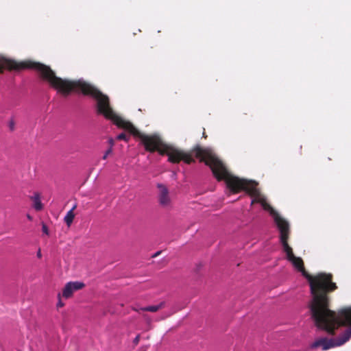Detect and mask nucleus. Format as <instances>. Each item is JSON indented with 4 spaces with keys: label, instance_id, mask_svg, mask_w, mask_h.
<instances>
[{
    "label": "nucleus",
    "instance_id": "nucleus-1",
    "mask_svg": "<svg viewBox=\"0 0 351 351\" xmlns=\"http://www.w3.org/2000/svg\"><path fill=\"white\" fill-rule=\"evenodd\" d=\"M40 77L64 96L73 90H80L84 95L91 96L97 100V110L106 119L111 120L119 128H123L129 121L117 115L110 106L109 98L98 88L84 80H69L57 77L53 71L45 64L38 65Z\"/></svg>",
    "mask_w": 351,
    "mask_h": 351
},
{
    "label": "nucleus",
    "instance_id": "nucleus-2",
    "mask_svg": "<svg viewBox=\"0 0 351 351\" xmlns=\"http://www.w3.org/2000/svg\"><path fill=\"white\" fill-rule=\"evenodd\" d=\"M290 232H282L280 235V241L283 251L285 252L287 259L292 263L293 267L307 280L310 286L312 299L309 303L311 314H316L318 308L324 306L327 302L328 295L337 289L338 287L333 282V275L330 273L319 272L315 275H311L304 268V261L300 257H296L292 247L289 245Z\"/></svg>",
    "mask_w": 351,
    "mask_h": 351
},
{
    "label": "nucleus",
    "instance_id": "nucleus-3",
    "mask_svg": "<svg viewBox=\"0 0 351 351\" xmlns=\"http://www.w3.org/2000/svg\"><path fill=\"white\" fill-rule=\"evenodd\" d=\"M197 156H201L202 160L209 166L212 172L218 181L225 180L228 188L233 193L245 191L254 199L251 204L258 203L261 194L257 188L258 183L255 181L247 180L231 175L223 162L219 160L210 149L197 148Z\"/></svg>",
    "mask_w": 351,
    "mask_h": 351
},
{
    "label": "nucleus",
    "instance_id": "nucleus-4",
    "mask_svg": "<svg viewBox=\"0 0 351 351\" xmlns=\"http://www.w3.org/2000/svg\"><path fill=\"white\" fill-rule=\"evenodd\" d=\"M123 129L128 131L134 137L138 138L147 152L151 153L158 152L160 155H167L168 160L171 163H178L183 160L187 164H191L195 162L194 155L196 158H199L200 162H204V160H202L201 156H197V148L203 149L199 145H196L191 150L185 152L166 144L156 134H146L141 132L130 121Z\"/></svg>",
    "mask_w": 351,
    "mask_h": 351
},
{
    "label": "nucleus",
    "instance_id": "nucleus-5",
    "mask_svg": "<svg viewBox=\"0 0 351 351\" xmlns=\"http://www.w3.org/2000/svg\"><path fill=\"white\" fill-rule=\"evenodd\" d=\"M311 317L315 326L326 330L329 335H334L335 330L341 326L346 328L342 332L343 337L348 335L351 338V306L341 308L336 313L330 309V297L327 298V302L324 306L318 308L316 314L312 313Z\"/></svg>",
    "mask_w": 351,
    "mask_h": 351
},
{
    "label": "nucleus",
    "instance_id": "nucleus-6",
    "mask_svg": "<svg viewBox=\"0 0 351 351\" xmlns=\"http://www.w3.org/2000/svg\"><path fill=\"white\" fill-rule=\"evenodd\" d=\"M40 64L41 63L32 61L19 62L0 56V73H3L5 69L10 71H21L25 69H34L38 71V65Z\"/></svg>",
    "mask_w": 351,
    "mask_h": 351
},
{
    "label": "nucleus",
    "instance_id": "nucleus-7",
    "mask_svg": "<svg viewBox=\"0 0 351 351\" xmlns=\"http://www.w3.org/2000/svg\"><path fill=\"white\" fill-rule=\"evenodd\" d=\"M261 204L263 209L269 211L273 216L274 222L280 232V234L282 232H290V226L289 222L282 217L266 201L265 197L261 196V199L257 200Z\"/></svg>",
    "mask_w": 351,
    "mask_h": 351
},
{
    "label": "nucleus",
    "instance_id": "nucleus-8",
    "mask_svg": "<svg viewBox=\"0 0 351 351\" xmlns=\"http://www.w3.org/2000/svg\"><path fill=\"white\" fill-rule=\"evenodd\" d=\"M348 340V335L343 337V334L341 333L339 337L335 339L321 338L317 339L312 344V348H317L322 346V350H326L331 348L342 346Z\"/></svg>",
    "mask_w": 351,
    "mask_h": 351
},
{
    "label": "nucleus",
    "instance_id": "nucleus-9",
    "mask_svg": "<svg viewBox=\"0 0 351 351\" xmlns=\"http://www.w3.org/2000/svg\"><path fill=\"white\" fill-rule=\"evenodd\" d=\"M157 188L158 189V199L160 205L164 208L169 207L171 204V199L169 189L165 184L160 183L157 184Z\"/></svg>",
    "mask_w": 351,
    "mask_h": 351
},
{
    "label": "nucleus",
    "instance_id": "nucleus-10",
    "mask_svg": "<svg viewBox=\"0 0 351 351\" xmlns=\"http://www.w3.org/2000/svg\"><path fill=\"white\" fill-rule=\"evenodd\" d=\"M84 287V283L82 282H69L65 285L62 290V296L66 299L69 298L73 295L74 291L82 289Z\"/></svg>",
    "mask_w": 351,
    "mask_h": 351
},
{
    "label": "nucleus",
    "instance_id": "nucleus-11",
    "mask_svg": "<svg viewBox=\"0 0 351 351\" xmlns=\"http://www.w3.org/2000/svg\"><path fill=\"white\" fill-rule=\"evenodd\" d=\"M165 304H166L165 302L162 301V302H160L157 305H152V306H145V307H142L139 310H136V311L139 312V311H149V312L155 313V312H157L158 311L165 308Z\"/></svg>",
    "mask_w": 351,
    "mask_h": 351
},
{
    "label": "nucleus",
    "instance_id": "nucleus-12",
    "mask_svg": "<svg viewBox=\"0 0 351 351\" xmlns=\"http://www.w3.org/2000/svg\"><path fill=\"white\" fill-rule=\"evenodd\" d=\"M75 208L76 206H74L69 211L67 212L66 215L64 217V220L69 227L71 225L74 219L75 214L73 213V210L75 209Z\"/></svg>",
    "mask_w": 351,
    "mask_h": 351
},
{
    "label": "nucleus",
    "instance_id": "nucleus-13",
    "mask_svg": "<svg viewBox=\"0 0 351 351\" xmlns=\"http://www.w3.org/2000/svg\"><path fill=\"white\" fill-rule=\"evenodd\" d=\"M34 202V208L36 210H41L43 208V204L40 199L39 194L36 193L34 197H31Z\"/></svg>",
    "mask_w": 351,
    "mask_h": 351
},
{
    "label": "nucleus",
    "instance_id": "nucleus-14",
    "mask_svg": "<svg viewBox=\"0 0 351 351\" xmlns=\"http://www.w3.org/2000/svg\"><path fill=\"white\" fill-rule=\"evenodd\" d=\"M129 137L125 133H121L117 136V139L119 141H125L128 142L129 141Z\"/></svg>",
    "mask_w": 351,
    "mask_h": 351
},
{
    "label": "nucleus",
    "instance_id": "nucleus-15",
    "mask_svg": "<svg viewBox=\"0 0 351 351\" xmlns=\"http://www.w3.org/2000/svg\"><path fill=\"white\" fill-rule=\"evenodd\" d=\"M112 148H108V149L106 151V152H105L104 155L103 156L102 158H103L104 160H106V159L107 158V157L108 156V155H110V154H112Z\"/></svg>",
    "mask_w": 351,
    "mask_h": 351
},
{
    "label": "nucleus",
    "instance_id": "nucleus-16",
    "mask_svg": "<svg viewBox=\"0 0 351 351\" xmlns=\"http://www.w3.org/2000/svg\"><path fill=\"white\" fill-rule=\"evenodd\" d=\"M42 230L47 235L49 234V230H48V228H47V225L45 223H43L42 224Z\"/></svg>",
    "mask_w": 351,
    "mask_h": 351
},
{
    "label": "nucleus",
    "instance_id": "nucleus-17",
    "mask_svg": "<svg viewBox=\"0 0 351 351\" xmlns=\"http://www.w3.org/2000/svg\"><path fill=\"white\" fill-rule=\"evenodd\" d=\"M14 125H15L14 121L13 119H11L9 122V128H10V130L13 131L14 130Z\"/></svg>",
    "mask_w": 351,
    "mask_h": 351
},
{
    "label": "nucleus",
    "instance_id": "nucleus-18",
    "mask_svg": "<svg viewBox=\"0 0 351 351\" xmlns=\"http://www.w3.org/2000/svg\"><path fill=\"white\" fill-rule=\"evenodd\" d=\"M58 298H59V301H58V304H57V307H58V308H61V307H62L64 304V303H62V301H61V300H60V293L58 294Z\"/></svg>",
    "mask_w": 351,
    "mask_h": 351
},
{
    "label": "nucleus",
    "instance_id": "nucleus-19",
    "mask_svg": "<svg viewBox=\"0 0 351 351\" xmlns=\"http://www.w3.org/2000/svg\"><path fill=\"white\" fill-rule=\"evenodd\" d=\"M108 143L110 145V147L109 148H112L113 147L114 145V141L113 140V138H110L108 139Z\"/></svg>",
    "mask_w": 351,
    "mask_h": 351
},
{
    "label": "nucleus",
    "instance_id": "nucleus-20",
    "mask_svg": "<svg viewBox=\"0 0 351 351\" xmlns=\"http://www.w3.org/2000/svg\"><path fill=\"white\" fill-rule=\"evenodd\" d=\"M139 340H140V335H137V336L134 338V341H133V342H134V343L135 345H137V344L138 343V342H139Z\"/></svg>",
    "mask_w": 351,
    "mask_h": 351
},
{
    "label": "nucleus",
    "instance_id": "nucleus-21",
    "mask_svg": "<svg viewBox=\"0 0 351 351\" xmlns=\"http://www.w3.org/2000/svg\"><path fill=\"white\" fill-rule=\"evenodd\" d=\"M37 256L38 258H40L42 257V254H41V251L39 249L38 252H37Z\"/></svg>",
    "mask_w": 351,
    "mask_h": 351
},
{
    "label": "nucleus",
    "instance_id": "nucleus-22",
    "mask_svg": "<svg viewBox=\"0 0 351 351\" xmlns=\"http://www.w3.org/2000/svg\"><path fill=\"white\" fill-rule=\"evenodd\" d=\"M160 253H161V252H160V251H158V252H156V253L152 256V257H154H154H156V256H158Z\"/></svg>",
    "mask_w": 351,
    "mask_h": 351
},
{
    "label": "nucleus",
    "instance_id": "nucleus-23",
    "mask_svg": "<svg viewBox=\"0 0 351 351\" xmlns=\"http://www.w3.org/2000/svg\"><path fill=\"white\" fill-rule=\"evenodd\" d=\"M27 218L29 220H30V221H32V217L30 215H29V214H28V215H27Z\"/></svg>",
    "mask_w": 351,
    "mask_h": 351
},
{
    "label": "nucleus",
    "instance_id": "nucleus-24",
    "mask_svg": "<svg viewBox=\"0 0 351 351\" xmlns=\"http://www.w3.org/2000/svg\"><path fill=\"white\" fill-rule=\"evenodd\" d=\"M203 137L205 138L207 137V136L206 135L205 131L203 132Z\"/></svg>",
    "mask_w": 351,
    "mask_h": 351
}]
</instances>
